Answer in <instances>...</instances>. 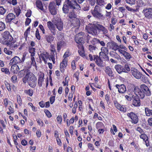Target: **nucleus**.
I'll return each mask as SVG.
<instances>
[{
    "instance_id": "4c0bfd02",
    "label": "nucleus",
    "mask_w": 152,
    "mask_h": 152,
    "mask_svg": "<svg viewBox=\"0 0 152 152\" xmlns=\"http://www.w3.org/2000/svg\"><path fill=\"white\" fill-rule=\"evenodd\" d=\"M35 48L31 47H29V51L30 53H31V56H34L35 55Z\"/></svg>"
},
{
    "instance_id": "7ed1b4c3",
    "label": "nucleus",
    "mask_w": 152,
    "mask_h": 152,
    "mask_svg": "<svg viewBox=\"0 0 152 152\" xmlns=\"http://www.w3.org/2000/svg\"><path fill=\"white\" fill-rule=\"evenodd\" d=\"M86 37V36L85 33L81 32L76 35L75 40L77 43L82 44L84 43V39Z\"/></svg>"
},
{
    "instance_id": "20e7f679",
    "label": "nucleus",
    "mask_w": 152,
    "mask_h": 152,
    "mask_svg": "<svg viewBox=\"0 0 152 152\" xmlns=\"http://www.w3.org/2000/svg\"><path fill=\"white\" fill-rule=\"evenodd\" d=\"M27 82L28 85L32 88H34L36 86L37 78L33 74H31L29 77L27 78Z\"/></svg>"
},
{
    "instance_id": "3c124183",
    "label": "nucleus",
    "mask_w": 152,
    "mask_h": 152,
    "mask_svg": "<svg viewBox=\"0 0 152 152\" xmlns=\"http://www.w3.org/2000/svg\"><path fill=\"white\" fill-rule=\"evenodd\" d=\"M108 54H104L103 53V54H102L101 55H99L100 56H102V57L105 59L106 60H109V58L108 56H107V55Z\"/></svg>"
},
{
    "instance_id": "423d86ee",
    "label": "nucleus",
    "mask_w": 152,
    "mask_h": 152,
    "mask_svg": "<svg viewBox=\"0 0 152 152\" xmlns=\"http://www.w3.org/2000/svg\"><path fill=\"white\" fill-rule=\"evenodd\" d=\"M97 25H92L87 28L88 33L93 35H96L97 34Z\"/></svg>"
},
{
    "instance_id": "774afa93",
    "label": "nucleus",
    "mask_w": 152,
    "mask_h": 152,
    "mask_svg": "<svg viewBox=\"0 0 152 152\" xmlns=\"http://www.w3.org/2000/svg\"><path fill=\"white\" fill-rule=\"evenodd\" d=\"M117 22V19L116 18H111V23L113 25H115Z\"/></svg>"
},
{
    "instance_id": "e2e57ef3",
    "label": "nucleus",
    "mask_w": 152,
    "mask_h": 152,
    "mask_svg": "<svg viewBox=\"0 0 152 152\" xmlns=\"http://www.w3.org/2000/svg\"><path fill=\"white\" fill-rule=\"evenodd\" d=\"M118 48L120 49H123L124 50H127V48L122 45L121 44L119 46L118 45Z\"/></svg>"
},
{
    "instance_id": "aec40b11",
    "label": "nucleus",
    "mask_w": 152,
    "mask_h": 152,
    "mask_svg": "<svg viewBox=\"0 0 152 152\" xmlns=\"http://www.w3.org/2000/svg\"><path fill=\"white\" fill-rule=\"evenodd\" d=\"M67 58H64L62 62L60 64V70L62 72H64V68L67 65Z\"/></svg>"
},
{
    "instance_id": "ddd939ff",
    "label": "nucleus",
    "mask_w": 152,
    "mask_h": 152,
    "mask_svg": "<svg viewBox=\"0 0 152 152\" xmlns=\"http://www.w3.org/2000/svg\"><path fill=\"white\" fill-rule=\"evenodd\" d=\"M145 17L148 18H152V8L144 9L142 11Z\"/></svg>"
},
{
    "instance_id": "37998d69",
    "label": "nucleus",
    "mask_w": 152,
    "mask_h": 152,
    "mask_svg": "<svg viewBox=\"0 0 152 152\" xmlns=\"http://www.w3.org/2000/svg\"><path fill=\"white\" fill-rule=\"evenodd\" d=\"M5 28L4 23L0 21V31L3 30Z\"/></svg>"
},
{
    "instance_id": "f03ea898",
    "label": "nucleus",
    "mask_w": 152,
    "mask_h": 152,
    "mask_svg": "<svg viewBox=\"0 0 152 152\" xmlns=\"http://www.w3.org/2000/svg\"><path fill=\"white\" fill-rule=\"evenodd\" d=\"M134 92L136 95L139 96L141 99L144 98L145 94L147 96H150L151 94L149 88L145 84L142 85L140 88L138 87H135Z\"/></svg>"
},
{
    "instance_id": "a211bd4d",
    "label": "nucleus",
    "mask_w": 152,
    "mask_h": 152,
    "mask_svg": "<svg viewBox=\"0 0 152 152\" xmlns=\"http://www.w3.org/2000/svg\"><path fill=\"white\" fill-rule=\"evenodd\" d=\"M68 13V19L69 21L77 18V16L75 13L74 10H69V12Z\"/></svg>"
},
{
    "instance_id": "6e6d98bb",
    "label": "nucleus",
    "mask_w": 152,
    "mask_h": 152,
    "mask_svg": "<svg viewBox=\"0 0 152 152\" xmlns=\"http://www.w3.org/2000/svg\"><path fill=\"white\" fill-rule=\"evenodd\" d=\"M57 37L59 39H62L64 37V34L62 33H59L58 34Z\"/></svg>"
},
{
    "instance_id": "8fccbe9b",
    "label": "nucleus",
    "mask_w": 152,
    "mask_h": 152,
    "mask_svg": "<svg viewBox=\"0 0 152 152\" xmlns=\"http://www.w3.org/2000/svg\"><path fill=\"white\" fill-rule=\"evenodd\" d=\"M141 80L144 82H147L148 80V78L147 77H146L144 75H142V76H141Z\"/></svg>"
},
{
    "instance_id": "c03bdc74",
    "label": "nucleus",
    "mask_w": 152,
    "mask_h": 152,
    "mask_svg": "<svg viewBox=\"0 0 152 152\" xmlns=\"http://www.w3.org/2000/svg\"><path fill=\"white\" fill-rule=\"evenodd\" d=\"M16 15L18 16L20 13L21 10L19 7H17L14 9Z\"/></svg>"
},
{
    "instance_id": "de8ad7c7",
    "label": "nucleus",
    "mask_w": 152,
    "mask_h": 152,
    "mask_svg": "<svg viewBox=\"0 0 152 152\" xmlns=\"http://www.w3.org/2000/svg\"><path fill=\"white\" fill-rule=\"evenodd\" d=\"M4 51L6 54L9 55H11L12 53V51L7 50L6 48H4Z\"/></svg>"
},
{
    "instance_id": "a19ab883",
    "label": "nucleus",
    "mask_w": 152,
    "mask_h": 152,
    "mask_svg": "<svg viewBox=\"0 0 152 152\" xmlns=\"http://www.w3.org/2000/svg\"><path fill=\"white\" fill-rule=\"evenodd\" d=\"M7 11V10L2 6H0V14L4 15Z\"/></svg>"
},
{
    "instance_id": "a18cd8bd",
    "label": "nucleus",
    "mask_w": 152,
    "mask_h": 152,
    "mask_svg": "<svg viewBox=\"0 0 152 152\" xmlns=\"http://www.w3.org/2000/svg\"><path fill=\"white\" fill-rule=\"evenodd\" d=\"M137 2L139 7H142L145 5V4L143 2L142 0H139Z\"/></svg>"
},
{
    "instance_id": "c85d7f7f",
    "label": "nucleus",
    "mask_w": 152,
    "mask_h": 152,
    "mask_svg": "<svg viewBox=\"0 0 152 152\" xmlns=\"http://www.w3.org/2000/svg\"><path fill=\"white\" fill-rule=\"evenodd\" d=\"M36 4L37 7L41 10L43 11L44 10L42 3L40 0H37L36 1Z\"/></svg>"
},
{
    "instance_id": "0eeeda50",
    "label": "nucleus",
    "mask_w": 152,
    "mask_h": 152,
    "mask_svg": "<svg viewBox=\"0 0 152 152\" xmlns=\"http://www.w3.org/2000/svg\"><path fill=\"white\" fill-rule=\"evenodd\" d=\"M2 36L3 38L5 41L4 44L5 45L6 43L9 42L13 40V38L10 34V32L8 31H4L2 34Z\"/></svg>"
},
{
    "instance_id": "39448f33",
    "label": "nucleus",
    "mask_w": 152,
    "mask_h": 152,
    "mask_svg": "<svg viewBox=\"0 0 152 152\" xmlns=\"http://www.w3.org/2000/svg\"><path fill=\"white\" fill-rule=\"evenodd\" d=\"M101 11L100 7L96 5L95 7L94 10L91 11V13L94 17L99 19L103 16Z\"/></svg>"
},
{
    "instance_id": "c756f323",
    "label": "nucleus",
    "mask_w": 152,
    "mask_h": 152,
    "mask_svg": "<svg viewBox=\"0 0 152 152\" xmlns=\"http://www.w3.org/2000/svg\"><path fill=\"white\" fill-rule=\"evenodd\" d=\"M44 75L43 74L42 75H41L39 77L38 80V83L39 86L40 87L42 86V83L44 81L43 77H44Z\"/></svg>"
},
{
    "instance_id": "393cba45",
    "label": "nucleus",
    "mask_w": 152,
    "mask_h": 152,
    "mask_svg": "<svg viewBox=\"0 0 152 152\" xmlns=\"http://www.w3.org/2000/svg\"><path fill=\"white\" fill-rule=\"evenodd\" d=\"M11 65V71L14 73H16L19 69L18 66L16 64H12Z\"/></svg>"
},
{
    "instance_id": "ea45409f",
    "label": "nucleus",
    "mask_w": 152,
    "mask_h": 152,
    "mask_svg": "<svg viewBox=\"0 0 152 152\" xmlns=\"http://www.w3.org/2000/svg\"><path fill=\"white\" fill-rule=\"evenodd\" d=\"M24 74H26L25 77L27 78L28 77H29L30 75H31V74H33L31 73L30 70L29 69H25L24 70Z\"/></svg>"
},
{
    "instance_id": "f8f14e48",
    "label": "nucleus",
    "mask_w": 152,
    "mask_h": 152,
    "mask_svg": "<svg viewBox=\"0 0 152 152\" xmlns=\"http://www.w3.org/2000/svg\"><path fill=\"white\" fill-rule=\"evenodd\" d=\"M131 72L134 77L137 79H141V76H142V73L136 69L133 68L132 69Z\"/></svg>"
},
{
    "instance_id": "79ce46f5",
    "label": "nucleus",
    "mask_w": 152,
    "mask_h": 152,
    "mask_svg": "<svg viewBox=\"0 0 152 152\" xmlns=\"http://www.w3.org/2000/svg\"><path fill=\"white\" fill-rule=\"evenodd\" d=\"M93 41H94L96 42H97L99 43L102 46H104L105 45V44L103 41H100L99 40L95 38L93 39Z\"/></svg>"
},
{
    "instance_id": "864d4df0",
    "label": "nucleus",
    "mask_w": 152,
    "mask_h": 152,
    "mask_svg": "<svg viewBox=\"0 0 152 152\" xmlns=\"http://www.w3.org/2000/svg\"><path fill=\"white\" fill-rule=\"evenodd\" d=\"M57 119L58 122L60 124H61L62 120V117L61 115H58L57 118Z\"/></svg>"
},
{
    "instance_id": "603ef678",
    "label": "nucleus",
    "mask_w": 152,
    "mask_h": 152,
    "mask_svg": "<svg viewBox=\"0 0 152 152\" xmlns=\"http://www.w3.org/2000/svg\"><path fill=\"white\" fill-rule=\"evenodd\" d=\"M35 36L36 38L38 40H40V36L39 33V30L38 29H37L36 31Z\"/></svg>"
},
{
    "instance_id": "338daca9",
    "label": "nucleus",
    "mask_w": 152,
    "mask_h": 152,
    "mask_svg": "<svg viewBox=\"0 0 152 152\" xmlns=\"http://www.w3.org/2000/svg\"><path fill=\"white\" fill-rule=\"evenodd\" d=\"M45 113L48 118H50L51 116V113L48 110L45 111Z\"/></svg>"
},
{
    "instance_id": "f257e3e1",
    "label": "nucleus",
    "mask_w": 152,
    "mask_h": 152,
    "mask_svg": "<svg viewBox=\"0 0 152 152\" xmlns=\"http://www.w3.org/2000/svg\"><path fill=\"white\" fill-rule=\"evenodd\" d=\"M62 9L64 12L67 14L69 12V10H80L81 7L75 0H66Z\"/></svg>"
},
{
    "instance_id": "473e14b6",
    "label": "nucleus",
    "mask_w": 152,
    "mask_h": 152,
    "mask_svg": "<svg viewBox=\"0 0 152 152\" xmlns=\"http://www.w3.org/2000/svg\"><path fill=\"white\" fill-rule=\"evenodd\" d=\"M102 51L99 53V55H101L102 54H108V50L105 47H103L101 49Z\"/></svg>"
},
{
    "instance_id": "e433bc0d",
    "label": "nucleus",
    "mask_w": 152,
    "mask_h": 152,
    "mask_svg": "<svg viewBox=\"0 0 152 152\" xmlns=\"http://www.w3.org/2000/svg\"><path fill=\"white\" fill-rule=\"evenodd\" d=\"M104 127L103 124L102 122H98L96 123V128L97 129L104 128Z\"/></svg>"
},
{
    "instance_id": "49530a36",
    "label": "nucleus",
    "mask_w": 152,
    "mask_h": 152,
    "mask_svg": "<svg viewBox=\"0 0 152 152\" xmlns=\"http://www.w3.org/2000/svg\"><path fill=\"white\" fill-rule=\"evenodd\" d=\"M25 92L28 94L30 96H31L33 94V91L32 90L29 89L25 91Z\"/></svg>"
},
{
    "instance_id": "6e6552de",
    "label": "nucleus",
    "mask_w": 152,
    "mask_h": 152,
    "mask_svg": "<svg viewBox=\"0 0 152 152\" xmlns=\"http://www.w3.org/2000/svg\"><path fill=\"white\" fill-rule=\"evenodd\" d=\"M53 23L56 26L58 29L60 31H61L63 27V23L59 18L53 20Z\"/></svg>"
},
{
    "instance_id": "72a5a7b5",
    "label": "nucleus",
    "mask_w": 152,
    "mask_h": 152,
    "mask_svg": "<svg viewBox=\"0 0 152 152\" xmlns=\"http://www.w3.org/2000/svg\"><path fill=\"white\" fill-rule=\"evenodd\" d=\"M145 111L146 115L147 116L152 115V110L150 109L148 107L145 108Z\"/></svg>"
},
{
    "instance_id": "052dcab7",
    "label": "nucleus",
    "mask_w": 152,
    "mask_h": 152,
    "mask_svg": "<svg viewBox=\"0 0 152 152\" xmlns=\"http://www.w3.org/2000/svg\"><path fill=\"white\" fill-rule=\"evenodd\" d=\"M114 103L115 106L118 109L120 107H121V105L118 103L117 101H114Z\"/></svg>"
},
{
    "instance_id": "2f4dec72",
    "label": "nucleus",
    "mask_w": 152,
    "mask_h": 152,
    "mask_svg": "<svg viewBox=\"0 0 152 152\" xmlns=\"http://www.w3.org/2000/svg\"><path fill=\"white\" fill-rule=\"evenodd\" d=\"M110 55L112 57L117 59H119V56L114 51L110 52Z\"/></svg>"
},
{
    "instance_id": "412c9836",
    "label": "nucleus",
    "mask_w": 152,
    "mask_h": 152,
    "mask_svg": "<svg viewBox=\"0 0 152 152\" xmlns=\"http://www.w3.org/2000/svg\"><path fill=\"white\" fill-rule=\"evenodd\" d=\"M15 18V15L12 13H10L8 14L5 18V21L7 23H10Z\"/></svg>"
},
{
    "instance_id": "680f3d73",
    "label": "nucleus",
    "mask_w": 152,
    "mask_h": 152,
    "mask_svg": "<svg viewBox=\"0 0 152 152\" xmlns=\"http://www.w3.org/2000/svg\"><path fill=\"white\" fill-rule=\"evenodd\" d=\"M55 96H51L50 99V103L51 104H53L55 101Z\"/></svg>"
},
{
    "instance_id": "9d476101",
    "label": "nucleus",
    "mask_w": 152,
    "mask_h": 152,
    "mask_svg": "<svg viewBox=\"0 0 152 152\" xmlns=\"http://www.w3.org/2000/svg\"><path fill=\"white\" fill-rule=\"evenodd\" d=\"M15 43V41L12 40V41L6 43L5 45L9 47L10 49L14 50L18 48V46H19V45H18L17 43Z\"/></svg>"
},
{
    "instance_id": "1a4fd4ad",
    "label": "nucleus",
    "mask_w": 152,
    "mask_h": 152,
    "mask_svg": "<svg viewBox=\"0 0 152 152\" xmlns=\"http://www.w3.org/2000/svg\"><path fill=\"white\" fill-rule=\"evenodd\" d=\"M49 9L52 15H54L57 13L56 5L55 2H50L49 5Z\"/></svg>"
},
{
    "instance_id": "5fc2aeb1",
    "label": "nucleus",
    "mask_w": 152,
    "mask_h": 152,
    "mask_svg": "<svg viewBox=\"0 0 152 152\" xmlns=\"http://www.w3.org/2000/svg\"><path fill=\"white\" fill-rule=\"evenodd\" d=\"M118 109L119 110L121 111L124 112H126V107L124 106H122L121 105V107H119Z\"/></svg>"
},
{
    "instance_id": "0e129e2a",
    "label": "nucleus",
    "mask_w": 152,
    "mask_h": 152,
    "mask_svg": "<svg viewBox=\"0 0 152 152\" xmlns=\"http://www.w3.org/2000/svg\"><path fill=\"white\" fill-rule=\"evenodd\" d=\"M11 80L13 82H15L17 81V77L16 75H14L11 77Z\"/></svg>"
},
{
    "instance_id": "6ab92c4d",
    "label": "nucleus",
    "mask_w": 152,
    "mask_h": 152,
    "mask_svg": "<svg viewBox=\"0 0 152 152\" xmlns=\"http://www.w3.org/2000/svg\"><path fill=\"white\" fill-rule=\"evenodd\" d=\"M21 63V61L20 58L17 56H15L10 60L9 64H17L20 63Z\"/></svg>"
},
{
    "instance_id": "c9c22d12",
    "label": "nucleus",
    "mask_w": 152,
    "mask_h": 152,
    "mask_svg": "<svg viewBox=\"0 0 152 152\" xmlns=\"http://www.w3.org/2000/svg\"><path fill=\"white\" fill-rule=\"evenodd\" d=\"M123 55L125 57V59L127 60H129L130 59L132 58L131 55L126 51L125 52Z\"/></svg>"
},
{
    "instance_id": "4468645a",
    "label": "nucleus",
    "mask_w": 152,
    "mask_h": 152,
    "mask_svg": "<svg viewBox=\"0 0 152 152\" xmlns=\"http://www.w3.org/2000/svg\"><path fill=\"white\" fill-rule=\"evenodd\" d=\"M94 60H95L96 64L99 66L103 67L104 66L103 61L101 59L100 57L97 55L94 56Z\"/></svg>"
},
{
    "instance_id": "f3484780",
    "label": "nucleus",
    "mask_w": 152,
    "mask_h": 152,
    "mask_svg": "<svg viewBox=\"0 0 152 152\" xmlns=\"http://www.w3.org/2000/svg\"><path fill=\"white\" fill-rule=\"evenodd\" d=\"M115 87L118 89L119 93H124L126 91V86L124 84L119 85L118 84L115 85Z\"/></svg>"
},
{
    "instance_id": "58836bf2",
    "label": "nucleus",
    "mask_w": 152,
    "mask_h": 152,
    "mask_svg": "<svg viewBox=\"0 0 152 152\" xmlns=\"http://www.w3.org/2000/svg\"><path fill=\"white\" fill-rule=\"evenodd\" d=\"M64 42L62 41H60L57 43V49L58 50H60L61 47L64 45Z\"/></svg>"
},
{
    "instance_id": "b1692460",
    "label": "nucleus",
    "mask_w": 152,
    "mask_h": 152,
    "mask_svg": "<svg viewBox=\"0 0 152 152\" xmlns=\"http://www.w3.org/2000/svg\"><path fill=\"white\" fill-rule=\"evenodd\" d=\"M98 30L102 31L103 34H106L108 32L107 29L104 26L100 24H97Z\"/></svg>"
},
{
    "instance_id": "69168bd1",
    "label": "nucleus",
    "mask_w": 152,
    "mask_h": 152,
    "mask_svg": "<svg viewBox=\"0 0 152 152\" xmlns=\"http://www.w3.org/2000/svg\"><path fill=\"white\" fill-rule=\"evenodd\" d=\"M126 2L130 4H134V3L135 0H126Z\"/></svg>"
},
{
    "instance_id": "4d7b16f0",
    "label": "nucleus",
    "mask_w": 152,
    "mask_h": 152,
    "mask_svg": "<svg viewBox=\"0 0 152 152\" xmlns=\"http://www.w3.org/2000/svg\"><path fill=\"white\" fill-rule=\"evenodd\" d=\"M5 84L6 87L7 89L9 91H11V89L10 88V86L9 83H8L7 82L5 81L4 82Z\"/></svg>"
},
{
    "instance_id": "cd10ccee",
    "label": "nucleus",
    "mask_w": 152,
    "mask_h": 152,
    "mask_svg": "<svg viewBox=\"0 0 152 152\" xmlns=\"http://www.w3.org/2000/svg\"><path fill=\"white\" fill-rule=\"evenodd\" d=\"M115 68L119 74H121L122 72H123V68L122 66L120 65H115Z\"/></svg>"
},
{
    "instance_id": "5701e85b",
    "label": "nucleus",
    "mask_w": 152,
    "mask_h": 152,
    "mask_svg": "<svg viewBox=\"0 0 152 152\" xmlns=\"http://www.w3.org/2000/svg\"><path fill=\"white\" fill-rule=\"evenodd\" d=\"M70 21L73 27H78L80 25V21L77 18Z\"/></svg>"
},
{
    "instance_id": "bf43d9fd",
    "label": "nucleus",
    "mask_w": 152,
    "mask_h": 152,
    "mask_svg": "<svg viewBox=\"0 0 152 152\" xmlns=\"http://www.w3.org/2000/svg\"><path fill=\"white\" fill-rule=\"evenodd\" d=\"M17 99L18 102L19 104L20 105L21 104V99L20 96L19 95L17 96Z\"/></svg>"
},
{
    "instance_id": "dca6fc26",
    "label": "nucleus",
    "mask_w": 152,
    "mask_h": 152,
    "mask_svg": "<svg viewBox=\"0 0 152 152\" xmlns=\"http://www.w3.org/2000/svg\"><path fill=\"white\" fill-rule=\"evenodd\" d=\"M47 26L51 33L53 35H55L56 34V28L54 24L53 23L49 21L47 22Z\"/></svg>"
},
{
    "instance_id": "2eb2a0df",
    "label": "nucleus",
    "mask_w": 152,
    "mask_h": 152,
    "mask_svg": "<svg viewBox=\"0 0 152 152\" xmlns=\"http://www.w3.org/2000/svg\"><path fill=\"white\" fill-rule=\"evenodd\" d=\"M107 47H109L110 48L112 49L114 51H116L118 49V45L114 42H108L107 44Z\"/></svg>"
},
{
    "instance_id": "09e8293b",
    "label": "nucleus",
    "mask_w": 152,
    "mask_h": 152,
    "mask_svg": "<svg viewBox=\"0 0 152 152\" xmlns=\"http://www.w3.org/2000/svg\"><path fill=\"white\" fill-rule=\"evenodd\" d=\"M1 71L2 72H4L6 74H9L10 73L9 69L7 68H1Z\"/></svg>"
},
{
    "instance_id": "13d9d810",
    "label": "nucleus",
    "mask_w": 152,
    "mask_h": 152,
    "mask_svg": "<svg viewBox=\"0 0 152 152\" xmlns=\"http://www.w3.org/2000/svg\"><path fill=\"white\" fill-rule=\"evenodd\" d=\"M83 10L85 11H88L89 9V6L88 5H84L83 6Z\"/></svg>"
},
{
    "instance_id": "a878e982",
    "label": "nucleus",
    "mask_w": 152,
    "mask_h": 152,
    "mask_svg": "<svg viewBox=\"0 0 152 152\" xmlns=\"http://www.w3.org/2000/svg\"><path fill=\"white\" fill-rule=\"evenodd\" d=\"M45 39L48 43H51L54 39V37L51 34L46 35Z\"/></svg>"
},
{
    "instance_id": "f704fd0d",
    "label": "nucleus",
    "mask_w": 152,
    "mask_h": 152,
    "mask_svg": "<svg viewBox=\"0 0 152 152\" xmlns=\"http://www.w3.org/2000/svg\"><path fill=\"white\" fill-rule=\"evenodd\" d=\"M105 72L107 73V74L110 76H112V73L113 72L110 68L108 67H107L105 68Z\"/></svg>"
},
{
    "instance_id": "bb28decb",
    "label": "nucleus",
    "mask_w": 152,
    "mask_h": 152,
    "mask_svg": "<svg viewBox=\"0 0 152 152\" xmlns=\"http://www.w3.org/2000/svg\"><path fill=\"white\" fill-rule=\"evenodd\" d=\"M49 54L48 53L43 52L42 53H41L39 56L40 60L41 59H44L45 58L48 59L49 58Z\"/></svg>"
},
{
    "instance_id": "7c9ffc66",
    "label": "nucleus",
    "mask_w": 152,
    "mask_h": 152,
    "mask_svg": "<svg viewBox=\"0 0 152 152\" xmlns=\"http://www.w3.org/2000/svg\"><path fill=\"white\" fill-rule=\"evenodd\" d=\"M123 72L128 73L130 70V68L128 64H125L124 66H123Z\"/></svg>"
},
{
    "instance_id": "4be33fe9",
    "label": "nucleus",
    "mask_w": 152,
    "mask_h": 152,
    "mask_svg": "<svg viewBox=\"0 0 152 152\" xmlns=\"http://www.w3.org/2000/svg\"><path fill=\"white\" fill-rule=\"evenodd\" d=\"M139 98H140L139 96H137L136 95L134 97L132 103L133 105L136 106H138L140 105V100Z\"/></svg>"
},
{
    "instance_id": "9b49d317",
    "label": "nucleus",
    "mask_w": 152,
    "mask_h": 152,
    "mask_svg": "<svg viewBox=\"0 0 152 152\" xmlns=\"http://www.w3.org/2000/svg\"><path fill=\"white\" fill-rule=\"evenodd\" d=\"M127 115L131 118L132 123L136 124L138 121L137 115L133 112L128 113Z\"/></svg>"
}]
</instances>
